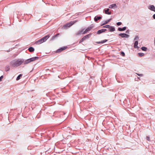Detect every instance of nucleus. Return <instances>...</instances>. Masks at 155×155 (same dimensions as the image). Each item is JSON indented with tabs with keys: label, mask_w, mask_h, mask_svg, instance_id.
<instances>
[{
	"label": "nucleus",
	"mask_w": 155,
	"mask_h": 155,
	"mask_svg": "<svg viewBox=\"0 0 155 155\" xmlns=\"http://www.w3.org/2000/svg\"><path fill=\"white\" fill-rule=\"evenodd\" d=\"M141 49L143 51H146L147 49V48L144 47H143L141 48Z\"/></svg>",
	"instance_id": "b1692460"
},
{
	"label": "nucleus",
	"mask_w": 155,
	"mask_h": 155,
	"mask_svg": "<svg viewBox=\"0 0 155 155\" xmlns=\"http://www.w3.org/2000/svg\"><path fill=\"white\" fill-rule=\"evenodd\" d=\"M59 35V34H58L57 35H54L52 37V40H53L54 38H55L57 36H58Z\"/></svg>",
	"instance_id": "aec40b11"
},
{
	"label": "nucleus",
	"mask_w": 155,
	"mask_h": 155,
	"mask_svg": "<svg viewBox=\"0 0 155 155\" xmlns=\"http://www.w3.org/2000/svg\"><path fill=\"white\" fill-rule=\"evenodd\" d=\"M149 8L152 11L155 12V7L153 5L150 6Z\"/></svg>",
	"instance_id": "9d476101"
},
{
	"label": "nucleus",
	"mask_w": 155,
	"mask_h": 155,
	"mask_svg": "<svg viewBox=\"0 0 155 155\" xmlns=\"http://www.w3.org/2000/svg\"><path fill=\"white\" fill-rule=\"evenodd\" d=\"M138 54L140 57H142L144 55V54L142 53H138Z\"/></svg>",
	"instance_id": "412c9836"
},
{
	"label": "nucleus",
	"mask_w": 155,
	"mask_h": 155,
	"mask_svg": "<svg viewBox=\"0 0 155 155\" xmlns=\"http://www.w3.org/2000/svg\"><path fill=\"white\" fill-rule=\"evenodd\" d=\"M146 139L148 141L150 140V137H146Z\"/></svg>",
	"instance_id": "c756f323"
},
{
	"label": "nucleus",
	"mask_w": 155,
	"mask_h": 155,
	"mask_svg": "<svg viewBox=\"0 0 155 155\" xmlns=\"http://www.w3.org/2000/svg\"><path fill=\"white\" fill-rule=\"evenodd\" d=\"M110 28H109V29H110L109 30L110 31L113 32L115 31V29L114 27L110 26Z\"/></svg>",
	"instance_id": "a211bd4d"
},
{
	"label": "nucleus",
	"mask_w": 155,
	"mask_h": 155,
	"mask_svg": "<svg viewBox=\"0 0 155 155\" xmlns=\"http://www.w3.org/2000/svg\"><path fill=\"white\" fill-rule=\"evenodd\" d=\"M39 58L38 57H33L30 58L26 60L24 62V64H28L30 62L37 60Z\"/></svg>",
	"instance_id": "20e7f679"
},
{
	"label": "nucleus",
	"mask_w": 155,
	"mask_h": 155,
	"mask_svg": "<svg viewBox=\"0 0 155 155\" xmlns=\"http://www.w3.org/2000/svg\"><path fill=\"white\" fill-rule=\"evenodd\" d=\"M138 75L140 76H142L143 74H138Z\"/></svg>",
	"instance_id": "473e14b6"
},
{
	"label": "nucleus",
	"mask_w": 155,
	"mask_h": 155,
	"mask_svg": "<svg viewBox=\"0 0 155 155\" xmlns=\"http://www.w3.org/2000/svg\"><path fill=\"white\" fill-rule=\"evenodd\" d=\"M24 62L23 59H18L14 60L11 61V66L13 67H18L21 65Z\"/></svg>",
	"instance_id": "f257e3e1"
},
{
	"label": "nucleus",
	"mask_w": 155,
	"mask_h": 155,
	"mask_svg": "<svg viewBox=\"0 0 155 155\" xmlns=\"http://www.w3.org/2000/svg\"><path fill=\"white\" fill-rule=\"evenodd\" d=\"M138 44V42L137 41H135L134 44V47L135 48H138L137 45Z\"/></svg>",
	"instance_id": "f3484780"
},
{
	"label": "nucleus",
	"mask_w": 155,
	"mask_h": 155,
	"mask_svg": "<svg viewBox=\"0 0 155 155\" xmlns=\"http://www.w3.org/2000/svg\"><path fill=\"white\" fill-rule=\"evenodd\" d=\"M93 28V27L92 26L88 27L85 30V31L84 32H83L82 33V34H85L87 33L88 31H90Z\"/></svg>",
	"instance_id": "6e6552de"
},
{
	"label": "nucleus",
	"mask_w": 155,
	"mask_h": 155,
	"mask_svg": "<svg viewBox=\"0 0 155 155\" xmlns=\"http://www.w3.org/2000/svg\"><path fill=\"white\" fill-rule=\"evenodd\" d=\"M107 30L106 29H103L101 30H98L97 32L98 34H100L105 31Z\"/></svg>",
	"instance_id": "1a4fd4ad"
},
{
	"label": "nucleus",
	"mask_w": 155,
	"mask_h": 155,
	"mask_svg": "<svg viewBox=\"0 0 155 155\" xmlns=\"http://www.w3.org/2000/svg\"><path fill=\"white\" fill-rule=\"evenodd\" d=\"M10 69L9 66H8L6 68L5 71H8Z\"/></svg>",
	"instance_id": "a878e982"
},
{
	"label": "nucleus",
	"mask_w": 155,
	"mask_h": 155,
	"mask_svg": "<svg viewBox=\"0 0 155 155\" xmlns=\"http://www.w3.org/2000/svg\"><path fill=\"white\" fill-rule=\"evenodd\" d=\"M153 18L154 19H155V14H154L153 15Z\"/></svg>",
	"instance_id": "2f4dec72"
},
{
	"label": "nucleus",
	"mask_w": 155,
	"mask_h": 155,
	"mask_svg": "<svg viewBox=\"0 0 155 155\" xmlns=\"http://www.w3.org/2000/svg\"><path fill=\"white\" fill-rule=\"evenodd\" d=\"M111 19H109L106 20L104 22V23L103 24V25L106 24Z\"/></svg>",
	"instance_id": "5701e85b"
},
{
	"label": "nucleus",
	"mask_w": 155,
	"mask_h": 155,
	"mask_svg": "<svg viewBox=\"0 0 155 155\" xmlns=\"http://www.w3.org/2000/svg\"><path fill=\"white\" fill-rule=\"evenodd\" d=\"M126 29V27H124L123 28H119L118 29V30L120 31H124Z\"/></svg>",
	"instance_id": "dca6fc26"
},
{
	"label": "nucleus",
	"mask_w": 155,
	"mask_h": 155,
	"mask_svg": "<svg viewBox=\"0 0 155 155\" xmlns=\"http://www.w3.org/2000/svg\"><path fill=\"white\" fill-rule=\"evenodd\" d=\"M28 50L30 52H32L34 51L35 50L34 48L32 47L29 48Z\"/></svg>",
	"instance_id": "6ab92c4d"
},
{
	"label": "nucleus",
	"mask_w": 155,
	"mask_h": 155,
	"mask_svg": "<svg viewBox=\"0 0 155 155\" xmlns=\"http://www.w3.org/2000/svg\"><path fill=\"white\" fill-rule=\"evenodd\" d=\"M78 21L77 20H75L74 21H72L69 23H68L64 25L62 27V28L64 29H66L70 27L75 23Z\"/></svg>",
	"instance_id": "7ed1b4c3"
},
{
	"label": "nucleus",
	"mask_w": 155,
	"mask_h": 155,
	"mask_svg": "<svg viewBox=\"0 0 155 155\" xmlns=\"http://www.w3.org/2000/svg\"><path fill=\"white\" fill-rule=\"evenodd\" d=\"M50 36L49 35H46L42 38L36 41L35 44L36 45H39L45 42L50 37Z\"/></svg>",
	"instance_id": "f03ea898"
},
{
	"label": "nucleus",
	"mask_w": 155,
	"mask_h": 155,
	"mask_svg": "<svg viewBox=\"0 0 155 155\" xmlns=\"http://www.w3.org/2000/svg\"><path fill=\"white\" fill-rule=\"evenodd\" d=\"M107 41V40L105 39L104 40L102 41H97V42H96V43H97V44H101V43L102 44V43H104L106 42V41Z\"/></svg>",
	"instance_id": "ddd939ff"
},
{
	"label": "nucleus",
	"mask_w": 155,
	"mask_h": 155,
	"mask_svg": "<svg viewBox=\"0 0 155 155\" xmlns=\"http://www.w3.org/2000/svg\"><path fill=\"white\" fill-rule=\"evenodd\" d=\"M121 24H122V23L121 22H118L117 23V25L118 26H119V25H121Z\"/></svg>",
	"instance_id": "cd10ccee"
},
{
	"label": "nucleus",
	"mask_w": 155,
	"mask_h": 155,
	"mask_svg": "<svg viewBox=\"0 0 155 155\" xmlns=\"http://www.w3.org/2000/svg\"><path fill=\"white\" fill-rule=\"evenodd\" d=\"M67 48L66 47H64L62 48H61L60 49H58L56 51V53H59L65 50Z\"/></svg>",
	"instance_id": "0eeeda50"
},
{
	"label": "nucleus",
	"mask_w": 155,
	"mask_h": 155,
	"mask_svg": "<svg viewBox=\"0 0 155 155\" xmlns=\"http://www.w3.org/2000/svg\"><path fill=\"white\" fill-rule=\"evenodd\" d=\"M119 36L122 38H128L129 37V35L125 33H121L119 35Z\"/></svg>",
	"instance_id": "423d86ee"
},
{
	"label": "nucleus",
	"mask_w": 155,
	"mask_h": 155,
	"mask_svg": "<svg viewBox=\"0 0 155 155\" xmlns=\"http://www.w3.org/2000/svg\"><path fill=\"white\" fill-rule=\"evenodd\" d=\"M138 38H139V37L138 36H136V37L135 38L134 40H137Z\"/></svg>",
	"instance_id": "7c9ffc66"
},
{
	"label": "nucleus",
	"mask_w": 155,
	"mask_h": 155,
	"mask_svg": "<svg viewBox=\"0 0 155 155\" xmlns=\"http://www.w3.org/2000/svg\"><path fill=\"white\" fill-rule=\"evenodd\" d=\"M101 18V16H95L94 18V20L95 21H97L98 20L100 19Z\"/></svg>",
	"instance_id": "4468645a"
},
{
	"label": "nucleus",
	"mask_w": 155,
	"mask_h": 155,
	"mask_svg": "<svg viewBox=\"0 0 155 155\" xmlns=\"http://www.w3.org/2000/svg\"><path fill=\"white\" fill-rule=\"evenodd\" d=\"M121 54L123 56H125V53L123 51L121 52Z\"/></svg>",
	"instance_id": "bb28decb"
},
{
	"label": "nucleus",
	"mask_w": 155,
	"mask_h": 155,
	"mask_svg": "<svg viewBox=\"0 0 155 155\" xmlns=\"http://www.w3.org/2000/svg\"><path fill=\"white\" fill-rule=\"evenodd\" d=\"M22 76V74H20V75H19L18 76V77H17V78H16V80L17 81H18V80H19L20 78V77Z\"/></svg>",
	"instance_id": "4be33fe9"
},
{
	"label": "nucleus",
	"mask_w": 155,
	"mask_h": 155,
	"mask_svg": "<svg viewBox=\"0 0 155 155\" xmlns=\"http://www.w3.org/2000/svg\"><path fill=\"white\" fill-rule=\"evenodd\" d=\"M110 26L109 25H106L103 26V27L109 28H110Z\"/></svg>",
	"instance_id": "393cba45"
},
{
	"label": "nucleus",
	"mask_w": 155,
	"mask_h": 155,
	"mask_svg": "<svg viewBox=\"0 0 155 155\" xmlns=\"http://www.w3.org/2000/svg\"><path fill=\"white\" fill-rule=\"evenodd\" d=\"M117 5L116 4H113L112 5H110L109 6V8H117Z\"/></svg>",
	"instance_id": "2eb2a0df"
},
{
	"label": "nucleus",
	"mask_w": 155,
	"mask_h": 155,
	"mask_svg": "<svg viewBox=\"0 0 155 155\" xmlns=\"http://www.w3.org/2000/svg\"><path fill=\"white\" fill-rule=\"evenodd\" d=\"M3 78V76H2L0 77V81H1L2 79Z\"/></svg>",
	"instance_id": "c85d7f7f"
},
{
	"label": "nucleus",
	"mask_w": 155,
	"mask_h": 155,
	"mask_svg": "<svg viewBox=\"0 0 155 155\" xmlns=\"http://www.w3.org/2000/svg\"><path fill=\"white\" fill-rule=\"evenodd\" d=\"M91 35V34H90L87 35H86V36H84V37H83V38H82L80 41L79 43H80L81 42L83 41L84 40H85L86 39H88V38H89V37Z\"/></svg>",
	"instance_id": "39448f33"
},
{
	"label": "nucleus",
	"mask_w": 155,
	"mask_h": 155,
	"mask_svg": "<svg viewBox=\"0 0 155 155\" xmlns=\"http://www.w3.org/2000/svg\"><path fill=\"white\" fill-rule=\"evenodd\" d=\"M84 30V29H82L81 30L79 31L76 34V35H79L81 34H82V33L83 32V31Z\"/></svg>",
	"instance_id": "9b49d317"
},
{
	"label": "nucleus",
	"mask_w": 155,
	"mask_h": 155,
	"mask_svg": "<svg viewBox=\"0 0 155 155\" xmlns=\"http://www.w3.org/2000/svg\"><path fill=\"white\" fill-rule=\"evenodd\" d=\"M109 8H107V10H104V11L105 12V13L106 14H107L108 15H110L111 14V12H109Z\"/></svg>",
	"instance_id": "f8f14e48"
}]
</instances>
